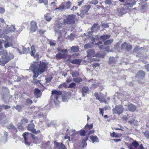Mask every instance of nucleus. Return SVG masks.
Returning <instances> with one entry per match:
<instances>
[{
    "label": "nucleus",
    "instance_id": "e433bc0d",
    "mask_svg": "<svg viewBox=\"0 0 149 149\" xmlns=\"http://www.w3.org/2000/svg\"><path fill=\"white\" fill-rule=\"evenodd\" d=\"M28 120L26 118H23L20 123L22 125H25L28 123Z\"/></svg>",
    "mask_w": 149,
    "mask_h": 149
},
{
    "label": "nucleus",
    "instance_id": "69168bd1",
    "mask_svg": "<svg viewBox=\"0 0 149 149\" xmlns=\"http://www.w3.org/2000/svg\"><path fill=\"white\" fill-rule=\"evenodd\" d=\"M44 116V115L42 113H40L38 114V117L39 118H42Z\"/></svg>",
    "mask_w": 149,
    "mask_h": 149
},
{
    "label": "nucleus",
    "instance_id": "bf43d9fd",
    "mask_svg": "<svg viewBox=\"0 0 149 149\" xmlns=\"http://www.w3.org/2000/svg\"><path fill=\"white\" fill-rule=\"evenodd\" d=\"M26 102L28 104H31L33 102L29 98H28L26 100Z\"/></svg>",
    "mask_w": 149,
    "mask_h": 149
},
{
    "label": "nucleus",
    "instance_id": "9b49d317",
    "mask_svg": "<svg viewBox=\"0 0 149 149\" xmlns=\"http://www.w3.org/2000/svg\"><path fill=\"white\" fill-rule=\"evenodd\" d=\"M37 29L38 27L36 22L33 20L30 23V28L31 32H35Z\"/></svg>",
    "mask_w": 149,
    "mask_h": 149
},
{
    "label": "nucleus",
    "instance_id": "7ed1b4c3",
    "mask_svg": "<svg viewBox=\"0 0 149 149\" xmlns=\"http://www.w3.org/2000/svg\"><path fill=\"white\" fill-rule=\"evenodd\" d=\"M52 95L51 96V100H53L56 105L60 103L59 100V95H61L62 93L61 91L54 90L52 91Z\"/></svg>",
    "mask_w": 149,
    "mask_h": 149
},
{
    "label": "nucleus",
    "instance_id": "4c0bfd02",
    "mask_svg": "<svg viewBox=\"0 0 149 149\" xmlns=\"http://www.w3.org/2000/svg\"><path fill=\"white\" fill-rule=\"evenodd\" d=\"M36 50L35 49L34 46L32 45L31 47V51L30 54L31 56H33L36 52Z\"/></svg>",
    "mask_w": 149,
    "mask_h": 149
},
{
    "label": "nucleus",
    "instance_id": "c03bdc74",
    "mask_svg": "<svg viewBox=\"0 0 149 149\" xmlns=\"http://www.w3.org/2000/svg\"><path fill=\"white\" fill-rule=\"evenodd\" d=\"M71 4L72 3L70 1L67 2L66 4V7H65V9H68L70 8L71 6Z\"/></svg>",
    "mask_w": 149,
    "mask_h": 149
},
{
    "label": "nucleus",
    "instance_id": "9d476101",
    "mask_svg": "<svg viewBox=\"0 0 149 149\" xmlns=\"http://www.w3.org/2000/svg\"><path fill=\"white\" fill-rule=\"evenodd\" d=\"M136 4L135 0H127V1L123 4V6L127 8H132Z\"/></svg>",
    "mask_w": 149,
    "mask_h": 149
},
{
    "label": "nucleus",
    "instance_id": "72a5a7b5",
    "mask_svg": "<svg viewBox=\"0 0 149 149\" xmlns=\"http://www.w3.org/2000/svg\"><path fill=\"white\" fill-rule=\"evenodd\" d=\"M118 11L119 13L121 14H124L126 12V10L123 8H121L118 9Z\"/></svg>",
    "mask_w": 149,
    "mask_h": 149
},
{
    "label": "nucleus",
    "instance_id": "79ce46f5",
    "mask_svg": "<svg viewBox=\"0 0 149 149\" xmlns=\"http://www.w3.org/2000/svg\"><path fill=\"white\" fill-rule=\"evenodd\" d=\"M79 73L75 71L74 72H73L72 73V76L74 78L77 77L79 76Z\"/></svg>",
    "mask_w": 149,
    "mask_h": 149
},
{
    "label": "nucleus",
    "instance_id": "ddd939ff",
    "mask_svg": "<svg viewBox=\"0 0 149 149\" xmlns=\"http://www.w3.org/2000/svg\"><path fill=\"white\" fill-rule=\"evenodd\" d=\"M132 46L126 42L123 43L121 45V49L128 51L132 49Z\"/></svg>",
    "mask_w": 149,
    "mask_h": 149
},
{
    "label": "nucleus",
    "instance_id": "f03ea898",
    "mask_svg": "<svg viewBox=\"0 0 149 149\" xmlns=\"http://www.w3.org/2000/svg\"><path fill=\"white\" fill-rule=\"evenodd\" d=\"M13 58L14 56L11 54H8L6 50L0 51V65L4 66Z\"/></svg>",
    "mask_w": 149,
    "mask_h": 149
},
{
    "label": "nucleus",
    "instance_id": "39448f33",
    "mask_svg": "<svg viewBox=\"0 0 149 149\" xmlns=\"http://www.w3.org/2000/svg\"><path fill=\"white\" fill-rule=\"evenodd\" d=\"M23 136L24 140V143L26 145L28 146H29L30 144V142L28 141L29 138L31 137L33 139H35L36 138V137L35 135L28 132L24 133Z\"/></svg>",
    "mask_w": 149,
    "mask_h": 149
},
{
    "label": "nucleus",
    "instance_id": "c756f323",
    "mask_svg": "<svg viewBox=\"0 0 149 149\" xmlns=\"http://www.w3.org/2000/svg\"><path fill=\"white\" fill-rule=\"evenodd\" d=\"M90 139L92 141L93 143L94 142H98L99 141V140L96 136H90Z\"/></svg>",
    "mask_w": 149,
    "mask_h": 149
},
{
    "label": "nucleus",
    "instance_id": "a19ab883",
    "mask_svg": "<svg viewBox=\"0 0 149 149\" xmlns=\"http://www.w3.org/2000/svg\"><path fill=\"white\" fill-rule=\"evenodd\" d=\"M93 45L92 43L89 42L84 45V48L87 49L89 48H91L93 47Z\"/></svg>",
    "mask_w": 149,
    "mask_h": 149
},
{
    "label": "nucleus",
    "instance_id": "58836bf2",
    "mask_svg": "<svg viewBox=\"0 0 149 149\" xmlns=\"http://www.w3.org/2000/svg\"><path fill=\"white\" fill-rule=\"evenodd\" d=\"M113 41V39L108 40L104 42V44L105 45H109Z\"/></svg>",
    "mask_w": 149,
    "mask_h": 149
},
{
    "label": "nucleus",
    "instance_id": "6e6d98bb",
    "mask_svg": "<svg viewBox=\"0 0 149 149\" xmlns=\"http://www.w3.org/2000/svg\"><path fill=\"white\" fill-rule=\"evenodd\" d=\"M23 125H22L20 123H19L18 125V128L20 130L22 131L24 129V127L23 126Z\"/></svg>",
    "mask_w": 149,
    "mask_h": 149
},
{
    "label": "nucleus",
    "instance_id": "20e7f679",
    "mask_svg": "<svg viewBox=\"0 0 149 149\" xmlns=\"http://www.w3.org/2000/svg\"><path fill=\"white\" fill-rule=\"evenodd\" d=\"M76 15L73 14L69 15L63 20L65 24H73L75 23Z\"/></svg>",
    "mask_w": 149,
    "mask_h": 149
},
{
    "label": "nucleus",
    "instance_id": "c85d7f7f",
    "mask_svg": "<svg viewBox=\"0 0 149 149\" xmlns=\"http://www.w3.org/2000/svg\"><path fill=\"white\" fill-rule=\"evenodd\" d=\"M65 55L61 53H58L56 55V59H61L64 58Z\"/></svg>",
    "mask_w": 149,
    "mask_h": 149
},
{
    "label": "nucleus",
    "instance_id": "7c9ffc66",
    "mask_svg": "<svg viewBox=\"0 0 149 149\" xmlns=\"http://www.w3.org/2000/svg\"><path fill=\"white\" fill-rule=\"evenodd\" d=\"M64 25V24L60 22H58L55 28V29H56V30H58L63 27V25Z\"/></svg>",
    "mask_w": 149,
    "mask_h": 149
},
{
    "label": "nucleus",
    "instance_id": "412c9836",
    "mask_svg": "<svg viewBox=\"0 0 149 149\" xmlns=\"http://www.w3.org/2000/svg\"><path fill=\"white\" fill-rule=\"evenodd\" d=\"M8 34H5L3 37V38H4V40L3 42H12V39L11 37L8 36Z\"/></svg>",
    "mask_w": 149,
    "mask_h": 149
},
{
    "label": "nucleus",
    "instance_id": "393cba45",
    "mask_svg": "<svg viewBox=\"0 0 149 149\" xmlns=\"http://www.w3.org/2000/svg\"><path fill=\"white\" fill-rule=\"evenodd\" d=\"M4 47L5 48H7L13 45L12 42H3Z\"/></svg>",
    "mask_w": 149,
    "mask_h": 149
},
{
    "label": "nucleus",
    "instance_id": "0e129e2a",
    "mask_svg": "<svg viewBox=\"0 0 149 149\" xmlns=\"http://www.w3.org/2000/svg\"><path fill=\"white\" fill-rule=\"evenodd\" d=\"M1 107L4 108L6 109H9L10 108V107L8 105H3L1 106Z\"/></svg>",
    "mask_w": 149,
    "mask_h": 149
},
{
    "label": "nucleus",
    "instance_id": "a211bd4d",
    "mask_svg": "<svg viewBox=\"0 0 149 149\" xmlns=\"http://www.w3.org/2000/svg\"><path fill=\"white\" fill-rule=\"evenodd\" d=\"M145 75V72L142 70H140L137 73L136 77L141 79H143L144 78Z\"/></svg>",
    "mask_w": 149,
    "mask_h": 149
},
{
    "label": "nucleus",
    "instance_id": "b1692460",
    "mask_svg": "<svg viewBox=\"0 0 149 149\" xmlns=\"http://www.w3.org/2000/svg\"><path fill=\"white\" fill-rule=\"evenodd\" d=\"M110 36L111 35H104L101 36L100 37V38L101 40L103 41H104L106 39L109 38L110 37Z\"/></svg>",
    "mask_w": 149,
    "mask_h": 149
},
{
    "label": "nucleus",
    "instance_id": "e2e57ef3",
    "mask_svg": "<svg viewBox=\"0 0 149 149\" xmlns=\"http://www.w3.org/2000/svg\"><path fill=\"white\" fill-rule=\"evenodd\" d=\"M105 3L107 4L110 5L111 3V0H104Z\"/></svg>",
    "mask_w": 149,
    "mask_h": 149
},
{
    "label": "nucleus",
    "instance_id": "3c124183",
    "mask_svg": "<svg viewBox=\"0 0 149 149\" xmlns=\"http://www.w3.org/2000/svg\"><path fill=\"white\" fill-rule=\"evenodd\" d=\"M58 35V36H61L62 35V33L61 31L59 30H56L55 29V36Z\"/></svg>",
    "mask_w": 149,
    "mask_h": 149
},
{
    "label": "nucleus",
    "instance_id": "4be33fe9",
    "mask_svg": "<svg viewBox=\"0 0 149 149\" xmlns=\"http://www.w3.org/2000/svg\"><path fill=\"white\" fill-rule=\"evenodd\" d=\"M116 60L114 57L113 56H110L109 58L108 63L109 64H114L116 63Z\"/></svg>",
    "mask_w": 149,
    "mask_h": 149
},
{
    "label": "nucleus",
    "instance_id": "052dcab7",
    "mask_svg": "<svg viewBox=\"0 0 149 149\" xmlns=\"http://www.w3.org/2000/svg\"><path fill=\"white\" fill-rule=\"evenodd\" d=\"M144 134L146 137L149 138V131H146L144 132Z\"/></svg>",
    "mask_w": 149,
    "mask_h": 149
},
{
    "label": "nucleus",
    "instance_id": "f257e3e1",
    "mask_svg": "<svg viewBox=\"0 0 149 149\" xmlns=\"http://www.w3.org/2000/svg\"><path fill=\"white\" fill-rule=\"evenodd\" d=\"M47 65L44 62L40 61L33 62L29 68L33 72V79H35L39 75L45 71Z\"/></svg>",
    "mask_w": 149,
    "mask_h": 149
},
{
    "label": "nucleus",
    "instance_id": "5fc2aeb1",
    "mask_svg": "<svg viewBox=\"0 0 149 149\" xmlns=\"http://www.w3.org/2000/svg\"><path fill=\"white\" fill-rule=\"evenodd\" d=\"M100 60V59L99 58H97V57H96L95 58H91L90 61H99Z\"/></svg>",
    "mask_w": 149,
    "mask_h": 149
},
{
    "label": "nucleus",
    "instance_id": "a878e982",
    "mask_svg": "<svg viewBox=\"0 0 149 149\" xmlns=\"http://www.w3.org/2000/svg\"><path fill=\"white\" fill-rule=\"evenodd\" d=\"M81 60L80 59H75L71 61V63L73 64L80 65L81 63Z\"/></svg>",
    "mask_w": 149,
    "mask_h": 149
},
{
    "label": "nucleus",
    "instance_id": "de8ad7c7",
    "mask_svg": "<svg viewBox=\"0 0 149 149\" xmlns=\"http://www.w3.org/2000/svg\"><path fill=\"white\" fill-rule=\"evenodd\" d=\"M76 86V84L74 82H72L69 84L68 88H73Z\"/></svg>",
    "mask_w": 149,
    "mask_h": 149
},
{
    "label": "nucleus",
    "instance_id": "680f3d73",
    "mask_svg": "<svg viewBox=\"0 0 149 149\" xmlns=\"http://www.w3.org/2000/svg\"><path fill=\"white\" fill-rule=\"evenodd\" d=\"M94 95L96 97L97 100H99L100 99V97H99L98 93H94Z\"/></svg>",
    "mask_w": 149,
    "mask_h": 149
},
{
    "label": "nucleus",
    "instance_id": "13d9d810",
    "mask_svg": "<svg viewBox=\"0 0 149 149\" xmlns=\"http://www.w3.org/2000/svg\"><path fill=\"white\" fill-rule=\"evenodd\" d=\"M86 132L84 130L80 131V135L81 136H84L86 135Z\"/></svg>",
    "mask_w": 149,
    "mask_h": 149
},
{
    "label": "nucleus",
    "instance_id": "864d4df0",
    "mask_svg": "<svg viewBox=\"0 0 149 149\" xmlns=\"http://www.w3.org/2000/svg\"><path fill=\"white\" fill-rule=\"evenodd\" d=\"M101 26L104 28H106L109 27V25L107 23H104L102 22L101 23Z\"/></svg>",
    "mask_w": 149,
    "mask_h": 149
},
{
    "label": "nucleus",
    "instance_id": "5701e85b",
    "mask_svg": "<svg viewBox=\"0 0 149 149\" xmlns=\"http://www.w3.org/2000/svg\"><path fill=\"white\" fill-rule=\"evenodd\" d=\"M88 136H86L85 139H83L80 144V146L82 148H84L86 146L87 144L86 141L88 140Z\"/></svg>",
    "mask_w": 149,
    "mask_h": 149
},
{
    "label": "nucleus",
    "instance_id": "f8f14e48",
    "mask_svg": "<svg viewBox=\"0 0 149 149\" xmlns=\"http://www.w3.org/2000/svg\"><path fill=\"white\" fill-rule=\"evenodd\" d=\"M35 125L33 123L29 124L27 127V130L31 132L32 133L34 134H37L38 131H36V130L34 128Z\"/></svg>",
    "mask_w": 149,
    "mask_h": 149
},
{
    "label": "nucleus",
    "instance_id": "0eeeda50",
    "mask_svg": "<svg viewBox=\"0 0 149 149\" xmlns=\"http://www.w3.org/2000/svg\"><path fill=\"white\" fill-rule=\"evenodd\" d=\"M51 149H66V148L64 145L61 144L60 145L59 143L56 142H52L50 146Z\"/></svg>",
    "mask_w": 149,
    "mask_h": 149
},
{
    "label": "nucleus",
    "instance_id": "338daca9",
    "mask_svg": "<svg viewBox=\"0 0 149 149\" xmlns=\"http://www.w3.org/2000/svg\"><path fill=\"white\" fill-rule=\"evenodd\" d=\"M5 12V9L2 7L0 8V13H3Z\"/></svg>",
    "mask_w": 149,
    "mask_h": 149
},
{
    "label": "nucleus",
    "instance_id": "473e14b6",
    "mask_svg": "<svg viewBox=\"0 0 149 149\" xmlns=\"http://www.w3.org/2000/svg\"><path fill=\"white\" fill-rule=\"evenodd\" d=\"M8 128L9 129L13 130L14 132H17V131L16 128L12 124H10L8 126Z\"/></svg>",
    "mask_w": 149,
    "mask_h": 149
},
{
    "label": "nucleus",
    "instance_id": "49530a36",
    "mask_svg": "<svg viewBox=\"0 0 149 149\" xmlns=\"http://www.w3.org/2000/svg\"><path fill=\"white\" fill-rule=\"evenodd\" d=\"M132 145L135 148H136L139 146V144L137 142L135 141L132 143Z\"/></svg>",
    "mask_w": 149,
    "mask_h": 149
},
{
    "label": "nucleus",
    "instance_id": "aec40b11",
    "mask_svg": "<svg viewBox=\"0 0 149 149\" xmlns=\"http://www.w3.org/2000/svg\"><path fill=\"white\" fill-rule=\"evenodd\" d=\"M86 52L87 53V56L88 57H89L93 56L95 53L94 50L93 49H88L87 51Z\"/></svg>",
    "mask_w": 149,
    "mask_h": 149
},
{
    "label": "nucleus",
    "instance_id": "f704fd0d",
    "mask_svg": "<svg viewBox=\"0 0 149 149\" xmlns=\"http://www.w3.org/2000/svg\"><path fill=\"white\" fill-rule=\"evenodd\" d=\"M73 80L75 82L78 83L82 82L83 81V80L81 78L78 77L73 78Z\"/></svg>",
    "mask_w": 149,
    "mask_h": 149
},
{
    "label": "nucleus",
    "instance_id": "f3484780",
    "mask_svg": "<svg viewBox=\"0 0 149 149\" xmlns=\"http://www.w3.org/2000/svg\"><path fill=\"white\" fill-rule=\"evenodd\" d=\"M128 108L129 111L132 112L134 111L136 109V107L132 104H130L128 105Z\"/></svg>",
    "mask_w": 149,
    "mask_h": 149
},
{
    "label": "nucleus",
    "instance_id": "a18cd8bd",
    "mask_svg": "<svg viewBox=\"0 0 149 149\" xmlns=\"http://www.w3.org/2000/svg\"><path fill=\"white\" fill-rule=\"evenodd\" d=\"M64 9H65V6L64 5L61 4L58 7L56 8V10L58 9L61 10Z\"/></svg>",
    "mask_w": 149,
    "mask_h": 149
},
{
    "label": "nucleus",
    "instance_id": "4d7b16f0",
    "mask_svg": "<svg viewBox=\"0 0 149 149\" xmlns=\"http://www.w3.org/2000/svg\"><path fill=\"white\" fill-rule=\"evenodd\" d=\"M95 56L98 57V58L99 57L103 58L104 56V54H102L100 53H97L95 54Z\"/></svg>",
    "mask_w": 149,
    "mask_h": 149
},
{
    "label": "nucleus",
    "instance_id": "6ab92c4d",
    "mask_svg": "<svg viewBox=\"0 0 149 149\" xmlns=\"http://www.w3.org/2000/svg\"><path fill=\"white\" fill-rule=\"evenodd\" d=\"M22 50H23V54H27L30 51V48L29 47L26 48L24 46H22ZM18 52L20 53V54H22V52L20 51L19 49H17Z\"/></svg>",
    "mask_w": 149,
    "mask_h": 149
},
{
    "label": "nucleus",
    "instance_id": "1a4fd4ad",
    "mask_svg": "<svg viewBox=\"0 0 149 149\" xmlns=\"http://www.w3.org/2000/svg\"><path fill=\"white\" fill-rule=\"evenodd\" d=\"M91 7V6L89 5H87L83 6L81 10V15L84 16L85 15L88 14L87 13L88 10Z\"/></svg>",
    "mask_w": 149,
    "mask_h": 149
},
{
    "label": "nucleus",
    "instance_id": "2f4dec72",
    "mask_svg": "<svg viewBox=\"0 0 149 149\" xmlns=\"http://www.w3.org/2000/svg\"><path fill=\"white\" fill-rule=\"evenodd\" d=\"M129 123H130L132 125H137L138 124V122L136 120L133 119L132 120H130L128 122Z\"/></svg>",
    "mask_w": 149,
    "mask_h": 149
},
{
    "label": "nucleus",
    "instance_id": "37998d69",
    "mask_svg": "<svg viewBox=\"0 0 149 149\" xmlns=\"http://www.w3.org/2000/svg\"><path fill=\"white\" fill-rule=\"evenodd\" d=\"M4 136H3L4 137V140H2V142L3 143H5L7 141V138L8 136V133L6 132H4Z\"/></svg>",
    "mask_w": 149,
    "mask_h": 149
},
{
    "label": "nucleus",
    "instance_id": "c9c22d12",
    "mask_svg": "<svg viewBox=\"0 0 149 149\" xmlns=\"http://www.w3.org/2000/svg\"><path fill=\"white\" fill-rule=\"evenodd\" d=\"M8 31L5 29L3 33H1V30L0 29V38H3L5 34H7Z\"/></svg>",
    "mask_w": 149,
    "mask_h": 149
},
{
    "label": "nucleus",
    "instance_id": "423d86ee",
    "mask_svg": "<svg viewBox=\"0 0 149 149\" xmlns=\"http://www.w3.org/2000/svg\"><path fill=\"white\" fill-rule=\"evenodd\" d=\"M5 29L8 31L7 34L9 32H13L14 31H16L18 34H19L22 30L21 27L18 26L16 28L15 25H12L9 28Z\"/></svg>",
    "mask_w": 149,
    "mask_h": 149
},
{
    "label": "nucleus",
    "instance_id": "cd10ccee",
    "mask_svg": "<svg viewBox=\"0 0 149 149\" xmlns=\"http://www.w3.org/2000/svg\"><path fill=\"white\" fill-rule=\"evenodd\" d=\"M70 50L72 52H77L79 50V47L77 46H73L71 47Z\"/></svg>",
    "mask_w": 149,
    "mask_h": 149
},
{
    "label": "nucleus",
    "instance_id": "774afa93",
    "mask_svg": "<svg viewBox=\"0 0 149 149\" xmlns=\"http://www.w3.org/2000/svg\"><path fill=\"white\" fill-rule=\"evenodd\" d=\"M45 17L46 20L48 21H50L52 19V18L50 17H47L46 16H45Z\"/></svg>",
    "mask_w": 149,
    "mask_h": 149
},
{
    "label": "nucleus",
    "instance_id": "2eb2a0df",
    "mask_svg": "<svg viewBox=\"0 0 149 149\" xmlns=\"http://www.w3.org/2000/svg\"><path fill=\"white\" fill-rule=\"evenodd\" d=\"M89 89L88 86H84L83 87L81 90V91L82 93V95L84 97L85 96L84 93H86L88 92Z\"/></svg>",
    "mask_w": 149,
    "mask_h": 149
},
{
    "label": "nucleus",
    "instance_id": "09e8293b",
    "mask_svg": "<svg viewBox=\"0 0 149 149\" xmlns=\"http://www.w3.org/2000/svg\"><path fill=\"white\" fill-rule=\"evenodd\" d=\"M98 3V1L97 0H92L89 3L90 4H92L94 5H96Z\"/></svg>",
    "mask_w": 149,
    "mask_h": 149
},
{
    "label": "nucleus",
    "instance_id": "ea45409f",
    "mask_svg": "<svg viewBox=\"0 0 149 149\" xmlns=\"http://www.w3.org/2000/svg\"><path fill=\"white\" fill-rule=\"evenodd\" d=\"M57 50L61 52L64 53H67L68 51L66 49H62L60 47H58L57 48Z\"/></svg>",
    "mask_w": 149,
    "mask_h": 149
},
{
    "label": "nucleus",
    "instance_id": "4468645a",
    "mask_svg": "<svg viewBox=\"0 0 149 149\" xmlns=\"http://www.w3.org/2000/svg\"><path fill=\"white\" fill-rule=\"evenodd\" d=\"M100 27L97 24H95L92 26L91 28V31L88 32V34H91L92 33L95 31H97L99 30Z\"/></svg>",
    "mask_w": 149,
    "mask_h": 149
},
{
    "label": "nucleus",
    "instance_id": "8fccbe9b",
    "mask_svg": "<svg viewBox=\"0 0 149 149\" xmlns=\"http://www.w3.org/2000/svg\"><path fill=\"white\" fill-rule=\"evenodd\" d=\"M93 126V124H91L90 125H88V124H87L85 126V128L86 129L88 128V130H90L92 128Z\"/></svg>",
    "mask_w": 149,
    "mask_h": 149
},
{
    "label": "nucleus",
    "instance_id": "bb28decb",
    "mask_svg": "<svg viewBox=\"0 0 149 149\" xmlns=\"http://www.w3.org/2000/svg\"><path fill=\"white\" fill-rule=\"evenodd\" d=\"M3 89L6 91L5 94H3L2 96V98L5 99L6 98V96H8L9 95V92L8 88L6 87H3Z\"/></svg>",
    "mask_w": 149,
    "mask_h": 149
},
{
    "label": "nucleus",
    "instance_id": "603ef678",
    "mask_svg": "<svg viewBox=\"0 0 149 149\" xmlns=\"http://www.w3.org/2000/svg\"><path fill=\"white\" fill-rule=\"evenodd\" d=\"M15 107L18 111H20L21 110L22 106L19 105H17Z\"/></svg>",
    "mask_w": 149,
    "mask_h": 149
},
{
    "label": "nucleus",
    "instance_id": "6e6552de",
    "mask_svg": "<svg viewBox=\"0 0 149 149\" xmlns=\"http://www.w3.org/2000/svg\"><path fill=\"white\" fill-rule=\"evenodd\" d=\"M112 110L113 113L117 114L119 115L123 112V106L121 105H117L112 109Z\"/></svg>",
    "mask_w": 149,
    "mask_h": 149
},
{
    "label": "nucleus",
    "instance_id": "dca6fc26",
    "mask_svg": "<svg viewBox=\"0 0 149 149\" xmlns=\"http://www.w3.org/2000/svg\"><path fill=\"white\" fill-rule=\"evenodd\" d=\"M34 94L36 98L40 97L41 95V91L37 88H36L35 89Z\"/></svg>",
    "mask_w": 149,
    "mask_h": 149
}]
</instances>
